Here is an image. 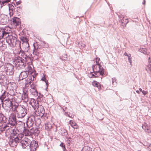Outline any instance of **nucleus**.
I'll return each instance as SVG.
<instances>
[{"mask_svg":"<svg viewBox=\"0 0 151 151\" xmlns=\"http://www.w3.org/2000/svg\"><path fill=\"white\" fill-rule=\"evenodd\" d=\"M5 37L6 42L9 46L12 47H15L17 45L20 46L21 42L17 40V36L15 33H9Z\"/></svg>","mask_w":151,"mask_h":151,"instance_id":"f257e3e1","label":"nucleus"},{"mask_svg":"<svg viewBox=\"0 0 151 151\" xmlns=\"http://www.w3.org/2000/svg\"><path fill=\"white\" fill-rule=\"evenodd\" d=\"M2 91V94L1 96L4 101L5 107L9 108L11 107L12 108V106L15 105L13 97L6 91H4L3 92Z\"/></svg>","mask_w":151,"mask_h":151,"instance_id":"f03ea898","label":"nucleus"},{"mask_svg":"<svg viewBox=\"0 0 151 151\" xmlns=\"http://www.w3.org/2000/svg\"><path fill=\"white\" fill-rule=\"evenodd\" d=\"M37 97L36 99H35L33 98H31L29 102V104L31 105L32 107L34 109L37 108L39 106V102H44L43 99L45 98L43 95L41 94V93H39V95Z\"/></svg>","mask_w":151,"mask_h":151,"instance_id":"7ed1b4c3","label":"nucleus"},{"mask_svg":"<svg viewBox=\"0 0 151 151\" xmlns=\"http://www.w3.org/2000/svg\"><path fill=\"white\" fill-rule=\"evenodd\" d=\"M14 66L9 63L4 65V70L7 75L11 76L14 73Z\"/></svg>","mask_w":151,"mask_h":151,"instance_id":"20e7f679","label":"nucleus"},{"mask_svg":"<svg viewBox=\"0 0 151 151\" xmlns=\"http://www.w3.org/2000/svg\"><path fill=\"white\" fill-rule=\"evenodd\" d=\"M29 83L30 88L29 90L30 93L34 96H37L39 95V93L37 90V85L34 82L31 83V81L29 82Z\"/></svg>","mask_w":151,"mask_h":151,"instance_id":"39448f33","label":"nucleus"},{"mask_svg":"<svg viewBox=\"0 0 151 151\" xmlns=\"http://www.w3.org/2000/svg\"><path fill=\"white\" fill-rule=\"evenodd\" d=\"M8 121L7 124L10 125L11 128L16 127L17 123L16 116L14 114H13L9 117Z\"/></svg>","mask_w":151,"mask_h":151,"instance_id":"423d86ee","label":"nucleus"},{"mask_svg":"<svg viewBox=\"0 0 151 151\" xmlns=\"http://www.w3.org/2000/svg\"><path fill=\"white\" fill-rule=\"evenodd\" d=\"M21 139L19 137H10L9 141V144L11 147H16L18 143L20 142Z\"/></svg>","mask_w":151,"mask_h":151,"instance_id":"0eeeda50","label":"nucleus"},{"mask_svg":"<svg viewBox=\"0 0 151 151\" xmlns=\"http://www.w3.org/2000/svg\"><path fill=\"white\" fill-rule=\"evenodd\" d=\"M12 22V20L9 19V17L7 15L1 14L0 16V24L4 25L6 24L9 21Z\"/></svg>","mask_w":151,"mask_h":151,"instance_id":"6e6552de","label":"nucleus"},{"mask_svg":"<svg viewBox=\"0 0 151 151\" xmlns=\"http://www.w3.org/2000/svg\"><path fill=\"white\" fill-rule=\"evenodd\" d=\"M98 67V70H97V71L95 70L93 71L95 76L97 78L99 77L100 75H101L102 76H104L105 75L104 69L102 67V66H99Z\"/></svg>","mask_w":151,"mask_h":151,"instance_id":"1a4fd4ad","label":"nucleus"},{"mask_svg":"<svg viewBox=\"0 0 151 151\" xmlns=\"http://www.w3.org/2000/svg\"><path fill=\"white\" fill-rule=\"evenodd\" d=\"M30 140L28 138H24L23 139L20 141V144L21 145L22 148L29 149V147H28L30 145Z\"/></svg>","mask_w":151,"mask_h":151,"instance_id":"9d476101","label":"nucleus"},{"mask_svg":"<svg viewBox=\"0 0 151 151\" xmlns=\"http://www.w3.org/2000/svg\"><path fill=\"white\" fill-rule=\"evenodd\" d=\"M30 142L29 146L28 147L29 149H30V151H36L39 147L37 142L33 140L32 141L30 140Z\"/></svg>","mask_w":151,"mask_h":151,"instance_id":"9b49d317","label":"nucleus"},{"mask_svg":"<svg viewBox=\"0 0 151 151\" xmlns=\"http://www.w3.org/2000/svg\"><path fill=\"white\" fill-rule=\"evenodd\" d=\"M34 49L33 50V54L34 55L38 56L39 55L40 51L39 49H41L40 47L39 44H37L36 42V44L34 43L33 44Z\"/></svg>","mask_w":151,"mask_h":151,"instance_id":"f8f14e48","label":"nucleus"},{"mask_svg":"<svg viewBox=\"0 0 151 151\" xmlns=\"http://www.w3.org/2000/svg\"><path fill=\"white\" fill-rule=\"evenodd\" d=\"M17 132H18V130L17 129L16 127H14V129H12L10 133V137H18L19 134L17 133Z\"/></svg>","mask_w":151,"mask_h":151,"instance_id":"ddd939ff","label":"nucleus"},{"mask_svg":"<svg viewBox=\"0 0 151 151\" xmlns=\"http://www.w3.org/2000/svg\"><path fill=\"white\" fill-rule=\"evenodd\" d=\"M9 9V14L10 17L13 15L15 12V8L14 7V5L12 4H8Z\"/></svg>","mask_w":151,"mask_h":151,"instance_id":"4468645a","label":"nucleus"},{"mask_svg":"<svg viewBox=\"0 0 151 151\" xmlns=\"http://www.w3.org/2000/svg\"><path fill=\"white\" fill-rule=\"evenodd\" d=\"M12 22L13 24L16 27L20 24L21 22V19L18 17H14L12 18Z\"/></svg>","mask_w":151,"mask_h":151,"instance_id":"2eb2a0df","label":"nucleus"},{"mask_svg":"<svg viewBox=\"0 0 151 151\" xmlns=\"http://www.w3.org/2000/svg\"><path fill=\"white\" fill-rule=\"evenodd\" d=\"M7 120V118L2 112H0V123H6Z\"/></svg>","mask_w":151,"mask_h":151,"instance_id":"dca6fc26","label":"nucleus"},{"mask_svg":"<svg viewBox=\"0 0 151 151\" xmlns=\"http://www.w3.org/2000/svg\"><path fill=\"white\" fill-rule=\"evenodd\" d=\"M142 128L146 132L148 133L151 132V129L149 127L148 124L146 122H144L142 126Z\"/></svg>","mask_w":151,"mask_h":151,"instance_id":"f3484780","label":"nucleus"},{"mask_svg":"<svg viewBox=\"0 0 151 151\" xmlns=\"http://www.w3.org/2000/svg\"><path fill=\"white\" fill-rule=\"evenodd\" d=\"M5 30L6 29L3 27H0V37L4 38V37L8 34V32Z\"/></svg>","mask_w":151,"mask_h":151,"instance_id":"a211bd4d","label":"nucleus"},{"mask_svg":"<svg viewBox=\"0 0 151 151\" xmlns=\"http://www.w3.org/2000/svg\"><path fill=\"white\" fill-rule=\"evenodd\" d=\"M38 39L41 42L39 45L40 48H41V47L48 48L49 47V45L45 41H42L40 40V39H41V38H40V39H39V38H38Z\"/></svg>","mask_w":151,"mask_h":151,"instance_id":"6ab92c4d","label":"nucleus"},{"mask_svg":"<svg viewBox=\"0 0 151 151\" xmlns=\"http://www.w3.org/2000/svg\"><path fill=\"white\" fill-rule=\"evenodd\" d=\"M27 70L26 71H22L20 73L21 76H22L24 79L26 78L28 76L29 74V67L27 68Z\"/></svg>","mask_w":151,"mask_h":151,"instance_id":"aec40b11","label":"nucleus"},{"mask_svg":"<svg viewBox=\"0 0 151 151\" xmlns=\"http://www.w3.org/2000/svg\"><path fill=\"white\" fill-rule=\"evenodd\" d=\"M20 39L23 42L22 44H24V45L29 43V40L27 37L24 36H21L20 37Z\"/></svg>","mask_w":151,"mask_h":151,"instance_id":"412c9836","label":"nucleus"},{"mask_svg":"<svg viewBox=\"0 0 151 151\" xmlns=\"http://www.w3.org/2000/svg\"><path fill=\"white\" fill-rule=\"evenodd\" d=\"M92 85L94 87H97L99 90L101 89V85L100 83L95 80L92 82Z\"/></svg>","mask_w":151,"mask_h":151,"instance_id":"4be33fe9","label":"nucleus"},{"mask_svg":"<svg viewBox=\"0 0 151 151\" xmlns=\"http://www.w3.org/2000/svg\"><path fill=\"white\" fill-rule=\"evenodd\" d=\"M34 123L32 122H30L29 120H27L26 122L27 128L25 129V126L24 125V130H27V129H29L32 127Z\"/></svg>","mask_w":151,"mask_h":151,"instance_id":"5701e85b","label":"nucleus"},{"mask_svg":"<svg viewBox=\"0 0 151 151\" xmlns=\"http://www.w3.org/2000/svg\"><path fill=\"white\" fill-rule=\"evenodd\" d=\"M60 134L62 136H65V137L67 136L68 135V132L67 131L64 129L61 128L60 129Z\"/></svg>","mask_w":151,"mask_h":151,"instance_id":"b1692460","label":"nucleus"},{"mask_svg":"<svg viewBox=\"0 0 151 151\" xmlns=\"http://www.w3.org/2000/svg\"><path fill=\"white\" fill-rule=\"evenodd\" d=\"M23 94L22 96L24 97V99L27 100V101L28 100V97L27 93H28V90H25L24 89L23 91Z\"/></svg>","mask_w":151,"mask_h":151,"instance_id":"393cba45","label":"nucleus"},{"mask_svg":"<svg viewBox=\"0 0 151 151\" xmlns=\"http://www.w3.org/2000/svg\"><path fill=\"white\" fill-rule=\"evenodd\" d=\"M69 124L74 129H77L78 128V126L77 125V124L72 120L70 121Z\"/></svg>","mask_w":151,"mask_h":151,"instance_id":"a878e982","label":"nucleus"},{"mask_svg":"<svg viewBox=\"0 0 151 151\" xmlns=\"http://www.w3.org/2000/svg\"><path fill=\"white\" fill-rule=\"evenodd\" d=\"M5 42H4L3 43L0 44V50L4 51L7 48V44Z\"/></svg>","mask_w":151,"mask_h":151,"instance_id":"bb28decb","label":"nucleus"},{"mask_svg":"<svg viewBox=\"0 0 151 151\" xmlns=\"http://www.w3.org/2000/svg\"><path fill=\"white\" fill-rule=\"evenodd\" d=\"M37 109L38 111L40 112V113L43 114L45 113V110L43 106L40 105L37 107Z\"/></svg>","mask_w":151,"mask_h":151,"instance_id":"cd10ccee","label":"nucleus"},{"mask_svg":"<svg viewBox=\"0 0 151 151\" xmlns=\"http://www.w3.org/2000/svg\"><path fill=\"white\" fill-rule=\"evenodd\" d=\"M28 132H29L31 134H34L37 132L38 130L37 129V128H35L32 127L31 129H28L26 130Z\"/></svg>","mask_w":151,"mask_h":151,"instance_id":"c85d7f7f","label":"nucleus"},{"mask_svg":"<svg viewBox=\"0 0 151 151\" xmlns=\"http://www.w3.org/2000/svg\"><path fill=\"white\" fill-rule=\"evenodd\" d=\"M19 55L23 58H24L25 60H26L27 57V55L24 52V51L21 49L19 52Z\"/></svg>","mask_w":151,"mask_h":151,"instance_id":"c756f323","label":"nucleus"},{"mask_svg":"<svg viewBox=\"0 0 151 151\" xmlns=\"http://www.w3.org/2000/svg\"><path fill=\"white\" fill-rule=\"evenodd\" d=\"M7 78L5 76L0 75V84L1 85L3 82L4 81L7 79Z\"/></svg>","mask_w":151,"mask_h":151,"instance_id":"7c9ffc66","label":"nucleus"},{"mask_svg":"<svg viewBox=\"0 0 151 151\" xmlns=\"http://www.w3.org/2000/svg\"><path fill=\"white\" fill-rule=\"evenodd\" d=\"M81 151H92V149L88 146H84Z\"/></svg>","mask_w":151,"mask_h":151,"instance_id":"2f4dec72","label":"nucleus"},{"mask_svg":"<svg viewBox=\"0 0 151 151\" xmlns=\"http://www.w3.org/2000/svg\"><path fill=\"white\" fill-rule=\"evenodd\" d=\"M52 126L51 124H45V129L46 130L48 131L50 130L52 128Z\"/></svg>","mask_w":151,"mask_h":151,"instance_id":"473e14b6","label":"nucleus"},{"mask_svg":"<svg viewBox=\"0 0 151 151\" xmlns=\"http://www.w3.org/2000/svg\"><path fill=\"white\" fill-rule=\"evenodd\" d=\"M22 57L20 56H18L17 58L15 60V61H14V62H15V65L16 66L17 64L18 65L22 61Z\"/></svg>","mask_w":151,"mask_h":151,"instance_id":"72a5a7b5","label":"nucleus"},{"mask_svg":"<svg viewBox=\"0 0 151 151\" xmlns=\"http://www.w3.org/2000/svg\"><path fill=\"white\" fill-rule=\"evenodd\" d=\"M138 51L141 52L145 54H147V49L146 48H140L139 49Z\"/></svg>","mask_w":151,"mask_h":151,"instance_id":"f704fd0d","label":"nucleus"},{"mask_svg":"<svg viewBox=\"0 0 151 151\" xmlns=\"http://www.w3.org/2000/svg\"><path fill=\"white\" fill-rule=\"evenodd\" d=\"M10 83L9 82L8 79L7 78L6 80L3 82L1 85L4 87H8V85Z\"/></svg>","mask_w":151,"mask_h":151,"instance_id":"c9c22d12","label":"nucleus"},{"mask_svg":"<svg viewBox=\"0 0 151 151\" xmlns=\"http://www.w3.org/2000/svg\"><path fill=\"white\" fill-rule=\"evenodd\" d=\"M60 146L62 148L63 151H66L67 150L65 148V145L63 142H61L60 145Z\"/></svg>","mask_w":151,"mask_h":151,"instance_id":"e433bc0d","label":"nucleus"},{"mask_svg":"<svg viewBox=\"0 0 151 151\" xmlns=\"http://www.w3.org/2000/svg\"><path fill=\"white\" fill-rule=\"evenodd\" d=\"M18 106L15 104L14 106H12V107L9 108L11 110H12L13 111H17V108Z\"/></svg>","mask_w":151,"mask_h":151,"instance_id":"4c0bfd02","label":"nucleus"},{"mask_svg":"<svg viewBox=\"0 0 151 151\" xmlns=\"http://www.w3.org/2000/svg\"><path fill=\"white\" fill-rule=\"evenodd\" d=\"M25 45V47H24V46L23 47L24 48V52H27L29 49V44H27Z\"/></svg>","mask_w":151,"mask_h":151,"instance_id":"58836bf2","label":"nucleus"},{"mask_svg":"<svg viewBox=\"0 0 151 151\" xmlns=\"http://www.w3.org/2000/svg\"><path fill=\"white\" fill-rule=\"evenodd\" d=\"M35 120V117L34 116L32 117H29L27 120H29L30 122L34 123V120Z\"/></svg>","mask_w":151,"mask_h":151,"instance_id":"ea45409f","label":"nucleus"},{"mask_svg":"<svg viewBox=\"0 0 151 151\" xmlns=\"http://www.w3.org/2000/svg\"><path fill=\"white\" fill-rule=\"evenodd\" d=\"M32 77H31L30 78H29L28 77L27 78V81H28V82L31 81V83L34 81V78L36 76L32 75Z\"/></svg>","mask_w":151,"mask_h":151,"instance_id":"a19ab883","label":"nucleus"},{"mask_svg":"<svg viewBox=\"0 0 151 151\" xmlns=\"http://www.w3.org/2000/svg\"><path fill=\"white\" fill-rule=\"evenodd\" d=\"M33 60V58H32L30 56H29V55H27V57L26 61L27 62H32Z\"/></svg>","mask_w":151,"mask_h":151,"instance_id":"79ce46f5","label":"nucleus"},{"mask_svg":"<svg viewBox=\"0 0 151 151\" xmlns=\"http://www.w3.org/2000/svg\"><path fill=\"white\" fill-rule=\"evenodd\" d=\"M22 9V7L21 6H19L15 8V11L17 12L21 13L22 12L21 9Z\"/></svg>","mask_w":151,"mask_h":151,"instance_id":"37998d69","label":"nucleus"},{"mask_svg":"<svg viewBox=\"0 0 151 151\" xmlns=\"http://www.w3.org/2000/svg\"><path fill=\"white\" fill-rule=\"evenodd\" d=\"M26 65V63H22L21 62L19 64H18V66H19V67L21 68H23Z\"/></svg>","mask_w":151,"mask_h":151,"instance_id":"c03bdc74","label":"nucleus"},{"mask_svg":"<svg viewBox=\"0 0 151 151\" xmlns=\"http://www.w3.org/2000/svg\"><path fill=\"white\" fill-rule=\"evenodd\" d=\"M85 46L86 45L84 43L82 42H79L78 43V47L80 48L82 47L84 48Z\"/></svg>","mask_w":151,"mask_h":151,"instance_id":"a18cd8bd","label":"nucleus"},{"mask_svg":"<svg viewBox=\"0 0 151 151\" xmlns=\"http://www.w3.org/2000/svg\"><path fill=\"white\" fill-rule=\"evenodd\" d=\"M41 80L44 81L46 83V85L47 86V85L48 84V81L46 79V78L44 76V75L42 77Z\"/></svg>","mask_w":151,"mask_h":151,"instance_id":"49530a36","label":"nucleus"},{"mask_svg":"<svg viewBox=\"0 0 151 151\" xmlns=\"http://www.w3.org/2000/svg\"><path fill=\"white\" fill-rule=\"evenodd\" d=\"M66 139V141L70 145V144L71 143V139L70 137H68L67 136H66L65 137Z\"/></svg>","mask_w":151,"mask_h":151,"instance_id":"de8ad7c7","label":"nucleus"},{"mask_svg":"<svg viewBox=\"0 0 151 151\" xmlns=\"http://www.w3.org/2000/svg\"><path fill=\"white\" fill-rule=\"evenodd\" d=\"M0 100L1 101V105H2V107L3 108H4V106H5V103L4 102V101H3V99L1 95L0 96Z\"/></svg>","mask_w":151,"mask_h":151,"instance_id":"09e8293b","label":"nucleus"},{"mask_svg":"<svg viewBox=\"0 0 151 151\" xmlns=\"http://www.w3.org/2000/svg\"><path fill=\"white\" fill-rule=\"evenodd\" d=\"M93 73V72H90V73L89 74V78H96V77L95 76L94 73Z\"/></svg>","mask_w":151,"mask_h":151,"instance_id":"8fccbe9b","label":"nucleus"},{"mask_svg":"<svg viewBox=\"0 0 151 151\" xmlns=\"http://www.w3.org/2000/svg\"><path fill=\"white\" fill-rule=\"evenodd\" d=\"M129 56L128 57V60L129 61V63H130V65H132V58L131 56V55L130 54H129Z\"/></svg>","mask_w":151,"mask_h":151,"instance_id":"3c124183","label":"nucleus"},{"mask_svg":"<svg viewBox=\"0 0 151 151\" xmlns=\"http://www.w3.org/2000/svg\"><path fill=\"white\" fill-rule=\"evenodd\" d=\"M62 59L64 60H66L68 59V55L67 54H65L63 55Z\"/></svg>","mask_w":151,"mask_h":151,"instance_id":"603ef678","label":"nucleus"},{"mask_svg":"<svg viewBox=\"0 0 151 151\" xmlns=\"http://www.w3.org/2000/svg\"><path fill=\"white\" fill-rule=\"evenodd\" d=\"M4 61L1 58H0V68L4 65Z\"/></svg>","mask_w":151,"mask_h":151,"instance_id":"864d4df0","label":"nucleus"},{"mask_svg":"<svg viewBox=\"0 0 151 151\" xmlns=\"http://www.w3.org/2000/svg\"><path fill=\"white\" fill-rule=\"evenodd\" d=\"M100 59L99 58L96 57V65H100L99 62V61H100Z\"/></svg>","mask_w":151,"mask_h":151,"instance_id":"5fc2aeb1","label":"nucleus"},{"mask_svg":"<svg viewBox=\"0 0 151 151\" xmlns=\"http://www.w3.org/2000/svg\"><path fill=\"white\" fill-rule=\"evenodd\" d=\"M148 67L150 68V70L151 71V58H148Z\"/></svg>","mask_w":151,"mask_h":151,"instance_id":"6e6d98bb","label":"nucleus"},{"mask_svg":"<svg viewBox=\"0 0 151 151\" xmlns=\"http://www.w3.org/2000/svg\"><path fill=\"white\" fill-rule=\"evenodd\" d=\"M5 37H4V38H1L0 37V44H2L4 42L6 41Z\"/></svg>","mask_w":151,"mask_h":151,"instance_id":"4d7b16f0","label":"nucleus"},{"mask_svg":"<svg viewBox=\"0 0 151 151\" xmlns=\"http://www.w3.org/2000/svg\"><path fill=\"white\" fill-rule=\"evenodd\" d=\"M143 145L144 146H147L148 147H150L151 146V144L148 143L147 142H144V143L143 144Z\"/></svg>","mask_w":151,"mask_h":151,"instance_id":"13d9d810","label":"nucleus"},{"mask_svg":"<svg viewBox=\"0 0 151 151\" xmlns=\"http://www.w3.org/2000/svg\"><path fill=\"white\" fill-rule=\"evenodd\" d=\"M8 2L7 1V0H3L2 1L1 3V6H2H2H4V4L7 3Z\"/></svg>","mask_w":151,"mask_h":151,"instance_id":"bf43d9fd","label":"nucleus"},{"mask_svg":"<svg viewBox=\"0 0 151 151\" xmlns=\"http://www.w3.org/2000/svg\"><path fill=\"white\" fill-rule=\"evenodd\" d=\"M65 114L66 116L68 117H69L70 118H73L74 116L71 115V116L70 115V114H68V112H65Z\"/></svg>","mask_w":151,"mask_h":151,"instance_id":"052dcab7","label":"nucleus"},{"mask_svg":"<svg viewBox=\"0 0 151 151\" xmlns=\"http://www.w3.org/2000/svg\"><path fill=\"white\" fill-rule=\"evenodd\" d=\"M25 114L23 113H22L21 114V115L19 114V115L17 116V117L18 118H22L23 117H24L25 115Z\"/></svg>","mask_w":151,"mask_h":151,"instance_id":"680f3d73","label":"nucleus"},{"mask_svg":"<svg viewBox=\"0 0 151 151\" xmlns=\"http://www.w3.org/2000/svg\"><path fill=\"white\" fill-rule=\"evenodd\" d=\"M25 114L23 113H22L21 114V115L19 114V115L17 116V117L18 118H22L23 117H24L25 115Z\"/></svg>","mask_w":151,"mask_h":151,"instance_id":"e2e57ef3","label":"nucleus"},{"mask_svg":"<svg viewBox=\"0 0 151 151\" xmlns=\"http://www.w3.org/2000/svg\"><path fill=\"white\" fill-rule=\"evenodd\" d=\"M29 82H27V83H25V87L26 89H27V90L28 89V88H28V87L29 86Z\"/></svg>","mask_w":151,"mask_h":151,"instance_id":"0e129e2a","label":"nucleus"},{"mask_svg":"<svg viewBox=\"0 0 151 151\" xmlns=\"http://www.w3.org/2000/svg\"><path fill=\"white\" fill-rule=\"evenodd\" d=\"M21 76V75L20 74L19 76V81L22 80L24 79L23 77H22V76Z\"/></svg>","mask_w":151,"mask_h":151,"instance_id":"69168bd1","label":"nucleus"},{"mask_svg":"<svg viewBox=\"0 0 151 151\" xmlns=\"http://www.w3.org/2000/svg\"><path fill=\"white\" fill-rule=\"evenodd\" d=\"M125 20L124 23H125V24L124 25V27H125L126 26L127 24L128 23L129 21L127 19H125Z\"/></svg>","mask_w":151,"mask_h":151,"instance_id":"338daca9","label":"nucleus"},{"mask_svg":"<svg viewBox=\"0 0 151 151\" xmlns=\"http://www.w3.org/2000/svg\"><path fill=\"white\" fill-rule=\"evenodd\" d=\"M142 94H143V95H144L145 96L148 93V92L147 91H145L144 90H143L142 91Z\"/></svg>","mask_w":151,"mask_h":151,"instance_id":"774afa93","label":"nucleus"}]
</instances>
